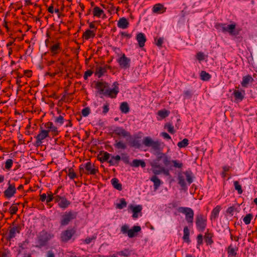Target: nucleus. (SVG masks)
Returning a JSON list of instances; mask_svg holds the SVG:
<instances>
[{"mask_svg":"<svg viewBox=\"0 0 257 257\" xmlns=\"http://www.w3.org/2000/svg\"><path fill=\"white\" fill-rule=\"evenodd\" d=\"M253 218L252 214L249 213L246 215L243 218V221L246 225H248L250 223L251 219Z\"/></svg>","mask_w":257,"mask_h":257,"instance_id":"nucleus-45","label":"nucleus"},{"mask_svg":"<svg viewBox=\"0 0 257 257\" xmlns=\"http://www.w3.org/2000/svg\"><path fill=\"white\" fill-rule=\"evenodd\" d=\"M170 114V111L166 109H162L158 112V114L161 118H164L168 116Z\"/></svg>","mask_w":257,"mask_h":257,"instance_id":"nucleus-41","label":"nucleus"},{"mask_svg":"<svg viewBox=\"0 0 257 257\" xmlns=\"http://www.w3.org/2000/svg\"><path fill=\"white\" fill-rule=\"evenodd\" d=\"M167 8L164 6L160 3L155 4L153 8V13L157 14H162L166 11Z\"/></svg>","mask_w":257,"mask_h":257,"instance_id":"nucleus-18","label":"nucleus"},{"mask_svg":"<svg viewBox=\"0 0 257 257\" xmlns=\"http://www.w3.org/2000/svg\"><path fill=\"white\" fill-rule=\"evenodd\" d=\"M221 210V207L220 206H216L212 211L211 215V219H216L219 213Z\"/></svg>","mask_w":257,"mask_h":257,"instance_id":"nucleus-30","label":"nucleus"},{"mask_svg":"<svg viewBox=\"0 0 257 257\" xmlns=\"http://www.w3.org/2000/svg\"><path fill=\"white\" fill-rule=\"evenodd\" d=\"M197 239V248H199L200 245L203 244V235L201 234L198 235Z\"/></svg>","mask_w":257,"mask_h":257,"instance_id":"nucleus-54","label":"nucleus"},{"mask_svg":"<svg viewBox=\"0 0 257 257\" xmlns=\"http://www.w3.org/2000/svg\"><path fill=\"white\" fill-rule=\"evenodd\" d=\"M111 184L113 186V187L119 190L120 191L122 190V185L120 183H119L118 180L117 178H113L111 180Z\"/></svg>","mask_w":257,"mask_h":257,"instance_id":"nucleus-32","label":"nucleus"},{"mask_svg":"<svg viewBox=\"0 0 257 257\" xmlns=\"http://www.w3.org/2000/svg\"><path fill=\"white\" fill-rule=\"evenodd\" d=\"M233 94L236 100L241 101L244 97L245 91L242 90L241 91H239L235 90Z\"/></svg>","mask_w":257,"mask_h":257,"instance_id":"nucleus-28","label":"nucleus"},{"mask_svg":"<svg viewBox=\"0 0 257 257\" xmlns=\"http://www.w3.org/2000/svg\"><path fill=\"white\" fill-rule=\"evenodd\" d=\"M188 144V140L187 139H184L182 141L178 143L177 146L179 148H183L186 147Z\"/></svg>","mask_w":257,"mask_h":257,"instance_id":"nucleus-43","label":"nucleus"},{"mask_svg":"<svg viewBox=\"0 0 257 257\" xmlns=\"http://www.w3.org/2000/svg\"><path fill=\"white\" fill-rule=\"evenodd\" d=\"M234 186L236 190L237 191V192L239 194H241L242 193V190L241 185L239 184V182L237 181H234L233 182Z\"/></svg>","mask_w":257,"mask_h":257,"instance_id":"nucleus-48","label":"nucleus"},{"mask_svg":"<svg viewBox=\"0 0 257 257\" xmlns=\"http://www.w3.org/2000/svg\"><path fill=\"white\" fill-rule=\"evenodd\" d=\"M111 67L108 65H105L104 66H97L95 68V75L98 78L102 77L108 69H110Z\"/></svg>","mask_w":257,"mask_h":257,"instance_id":"nucleus-17","label":"nucleus"},{"mask_svg":"<svg viewBox=\"0 0 257 257\" xmlns=\"http://www.w3.org/2000/svg\"><path fill=\"white\" fill-rule=\"evenodd\" d=\"M53 199L55 200V197L53 196V194L51 192H50L49 194H48V196L46 199V202L47 203H50Z\"/></svg>","mask_w":257,"mask_h":257,"instance_id":"nucleus-57","label":"nucleus"},{"mask_svg":"<svg viewBox=\"0 0 257 257\" xmlns=\"http://www.w3.org/2000/svg\"><path fill=\"white\" fill-rule=\"evenodd\" d=\"M120 110L122 113H128L130 111V107L128 103L126 102H122L120 105Z\"/></svg>","mask_w":257,"mask_h":257,"instance_id":"nucleus-33","label":"nucleus"},{"mask_svg":"<svg viewBox=\"0 0 257 257\" xmlns=\"http://www.w3.org/2000/svg\"><path fill=\"white\" fill-rule=\"evenodd\" d=\"M95 87L100 94L104 95L105 90L108 88V84L105 82L99 81L96 83Z\"/></svg>","mask_w":257,"mask_h":257,"instance_id":"nucleus-19","label":"nucleus"},{"mask_svg":"<svg viewBox=\"0 0 257 257\" xmlns=\"http://www.w3.org/2000/svg\"><path fill=\"white\" fill-rule=\"evenodd\" d=\"M226 24H217L215 25V28L218 30L219 31H221L223 33H225L226 30Z\"/></svg>","mask_w":257,"mask_h":257,"instance_id":"nucleus-47","label":"nucleus"},{"mask_svg":"<svg viewBox=\"0 0 257 257\" xmlns=\"http://www.w3.org/2000/svg\"><path fill=\"white\" fill-rule=\"evenodd\" d=\"M53 236V234L48 233L45 230H43L39 233L37 236L38 244L36 245V247L41 248L46 246L48 241Z\"/></svg>","mask_w":257,"mask_h":257,"instance_id":"nucleus-3","label":"nucleus"},{"mask_svg":"<svg viewBox=\"0 0 257 257\" xmlns=\"http://www.w3.org/2000/svg\"><path fill=\"white\" fill-rule=\"evenodd\" d=\"M185 98H190L192 96V93L190 90H186L183 92Z\"/></svg>","mask_w":257,"mask_h":257,"instance_id":"nucleus-60","label":"nucleus"},{"mask_svg":"<svg viewBox=\"0 0 257 257\" xmlns=\"http://www.w3.org/2000/svg\"><path fill=\"white\" fill-rule=\"evenodd\" d=\"M104 11L98 7H95L93 10V15L94 17L100 18Z\"/></svg>","mask_w":257,"mask_h":257,"instance_id":"nucleus-35","label":"nucleus"},{"mask_svg":"<svg viewBox=\"0 0 257 257\" xmlns=\"http://www.w3.org/2000/svg\"><path fill=\"white\" fill-rule=\"evenodd\" d=\"M129 208L132 210L133 212V217L137 218L138 217V213H141L142 210V206L141 205H137L136 206L131 205L129 206Z\"/></svg>","mask_w":257,"mask_h":257,"instance_id":"nucleus-22","label":"nucleus"},{"mask_svg":"<svg viewBox=\"0 0 257 257\" xmlns=\"http://www.w3.org/2000/svg\"><path fill=\"white\" fill-rule=\"evenodd\" d=\"M77 216V212L70 210L69 211H66L61 216L60 220V224L61 226H66L68 225L70 222L73 219L76 218Z\"/></svg>","mask_w":257,"mask_h":257,"instance_id":"nucleus-5","label":"nucleus"},{"mask_svg":"<svg viewBox=\"0 0 257 257\" xmlns=\"http://www.w3.org/2000/svg\"><path fill=\"white\" fill-rule=\"evenodd\" d=\"M184 174L185 175L188 184L190 185L191 184L193 181L192 172L190 171H186L184 173Z\"/></svg>","mask_w":257,"mask_h":257,"instance_id":"nucleus-39","label":"nucleus"},{"mask_svg":"<svg viewBox=\"0 0 257 257\" xmlns=\"http://www.w3.org/2000/svg\"><path fill=\"white\" fill-rule=\"evenodd\" d=\"M90 112V108L89 107H85L82 110L81 114L83 116L86 117L89 115Z\"/></svg>","mask_w":257,"mask_h":257,"instance_id":"nucleus-55","label":"nucleus"},{"mask_svg":"<svg viewBox=\"0 0 257 257\" xmlns=\"http://www.w3.org/2000/svg\"><path fill=\"white\" fill-rule=\"evenodd\" d=\"M129 23L125 18H120L117 22V27L119 28L125 29L128 28Z\"/></svg>","mask_w":257,"mask_h":257,"instance_id":"nucleus-25","label":"nucleus"},{"mask_svg":"<svg viewBox=\"0 0 257 257\" xmlns=\"http://www.w3.org/2000/svg\"><path fill=\"white\" fill-rule=\"evenodd\" d=\"M126 205L127 203L125 199L124 198H122L120 200V203L117 204L116 207L119 209H121L126 207Z\"/></svg>","mask_w":257,"mask_h":257,"instance_id":"nucleus-50","label":"nucleus"},{"mask_svg":"<svg viewBox=\"0 0 257 257\" xmlns=\"http://www.w3.org/2000/svg\"><path fill=\"white\" fill-rule=\"evenodd\" d=\"M117 62L121 68L126 69L130 67V59L127 58L124 54H122Z\"/></svg>","mask_w":257,"mask_h":257,"instance_id":"nucleus-16","label":"nucleus"},{"mask_svg":"<svg viewBox=\"0 0 257 257\" xmlns=\"http://www.w3.org/2000/svg\"><path fill=\"white\" fill-rule=\"evenodd\" d=\"M93 74V71L91 70H88L86 71H85L84 75V79L85 80H86L88 78V77L90 76Z\"/></svg>","mask_w":257,"mask_h":257,"instance_id":"nucleus-59","label":"nucleus"},{"mask_svg":"<svg viewBox=\"0 0 257 257\" xmlns=\"http://www.w3.org/2000/svg\"><path fill=\"white\" fill-rule=\"evenodd\" d=\"M136 40L139 47L143 48L145 46V35L143 33H138L136 36Z\"/></svg>","mask_w":257,"mask_h":257,"instance_id":"nucleus-27","label":"nucleus"},{"mask_svg":"<svg viewBox=\"0 0 257 257\" xmlns=\"http://www.w3.org/2000/svg\"><path fill=\"white\" fill-rule=\"evenodd\" d=\"M178 184L182 187H186V184L185 181V177L182 174H179L178 176Z\"/></svg>","mask_w":257,"mask_h":257,"instance_id":"nucleus-37","label":"nucleus"},{"mask_svg":"<svg viewBox=\"0 0 257 257\" xmlns=\"http://www.w3.org/2000/svg\"><path fill=\"white\" fill-rule=\"evenodd\" d=\"M189 235H190L189 229H188V227L185 226L183 229V238L184 240L187 243H189L190 241V238H189Z\"/></svg>","mask_w":257,"mask_h":257,"instance_id":"nucleus-31","label":"nucleus"},{"mask_svg":"<svg viewBox=\"0 0 257 257\" xmlns=\"http://www.w3.org/2000/svg\"><path fill=\"white\" fill-rule=\"evenodd\" d=\"M115 148L118 149H125L126 148V145L122 141H118V139L115 140V144H114Z\"/></svg>","mask_w":257,"mask_h":257,"instance_id":"nucleus-34","label":"nucleus"},{"mask_svg":"<svg viewBox=\"0 0 257 257\" xmlns=\"http://www.w3.org/2000/svg\"><path fill=\"white\" fill-rule=\"evenodd\" d=\"M64 119L63 116L60 115L59 116L55 118V122L60 125H62L64 122Z\"/></svg>","mask_w":257,"mask_h":257,"instance_id":"nucleus-52","label":"nucleus"},{"mask_svg":"<svg viewBox=\"0 0 257 257\" xmlns=\"http://www.w3.org/2000/svg\"><path fill=\"white\" fill-rule=\"evenodd\" d=\"M120 35L122 37H125L127 39H130L132 37V34H128L125 32H121Z\"/></svg>","mask_w":257,"mask_h":257,"instance_id":"nucleus-61","label":"nucleus"},{"mask_svg":"<svg viewBox=\"0 0 257 257\" xmlns=\"http://www.w3.org/2000/svg\"><path fill=\"white\" fill-rule=\"evenodd\" d=\"M13 161L12 159H8L5 163V168L9 170L12 167Z\"/></svg>","mask_w":257,"mask_h":257,"instance_id":"nucleus-53","label":"nucleus"},{"mask_svg":"<svg viewBox=\"0 0 257 257\" xmlns=\"http://www.w3.org/2000/svg\"><path fill=\"white\" fill-rule=\"evenodd\" d=\"M165 128H166L170 133L172 134H174L175 131L174 126L172 124L170 123L166 124V125H165Z\"/></svg>","mask_w":257,"mask_h":257,"instance_id":"nucleus-51","label":"nucleus"},{"mask_svg":"<svg viewBox=\"0 0 257 257\" xmlns=\"http://www.w3.org/2000/svg\"><path fill=\"white\" fill-rule=\"evenodd\" d=\"M60 50V45L59 43H57L52 46L50 48V51L53 55H56L59 53Z\"/></svg>","mask_w":257,"mask_h":257,"instance_id":"nucleus-36","label":"nucleus"},{"mask_svg":"<svg viewBox=\"0 0 257 257\" xmlns=\"http://www.w3.org/2000/svg\"><path fill=\"white\" fill-rule=\"evenodd\" d=\"M95 31L94 30H86L83 33L82 38L86 40H88L90 38H93L95 36Z\"/></svg>","mask_w":257,"mask_h":257,"instance_id":"nucleus-24","label":"nucleus"},{"mask_svg":"<svg viewBox=\"0 0 257 257\" xmlns=\"http://www.w3.org/2000/svg\"><path fill=\"white\" fill-rule=\"evenodd\" d=\"M150 165L154 174H163L165 176H170V171L173 168L181 169L183 167L180 161L173 160L170 156L163 152L158 153L156 159L150 162Z\"/></svg>","mask_w":257,"mask_h":257,"instance_id":"nucleus-1","label":"nucleus"},{"mask_svg":"<svg viewBox=\"0 0 257 257\" xmlns=\"http://www.w3.org/2000/svg\"><path fill=\"white\" fill-rule=\"evenodd\" d=\"M157 175L154 174V175L150 178V180L154 184V188L155 190H157L163 184V182L158 178Z\"/></svg>","mask_w":257,"mask_h":257,"instance_id":"nucleus-21","label":"nucleus"},{"mask_svg":"<svg viewBox=\"0 0 257 257\" xmlns=\"http://www.w3.org/2000/svg\"><path fill=\"white\" fill-rule=\"evenodd\" d=\"M54 69V71H53L52 68H49V71L47 72L46 74L49 75L51 77H54L56 75L62 72L63 67L62 66L56 65Z\"/></svg>","mask_w":257,"mask_h":257,"instance_id":"nucleus-20","label":"nucleus"},{"mask_svg":"<svg viewBox=\"0 0 257 257\" xmlns=\"http://www.w3.org/2000/svg\"><path fill=\"white\" fill-rule=\"evenodd\" d=\"M111 137L115 139H120L121 138L130 137V133L121 127H116L111 132Z\"/></svg>","mask_w":257,"mask_h":257,"instance_id":"nucleus-6","label":"nucleus"},{"mask_svg":"<svg viewBox=\"0 0 257 257\" xmlns=\"http://www.w3.org/2000/svg\"><path fill=\"white\" fill-rule=\"evenodd\" d=\"M161 143L159 141H154L150 137H146V147L151 148L152 152L157 156V154L162 152Z\"/></svg>","mask_w":257,"mask_h":257,"instance_id":"nucleus-4","label":"nucleus"},{"mask_svg":"<svg viewBox=\"0 0 257 257\" xmlns=\"http://www.w3.org/2000/svg\"><path fill=\"white\" fill-rule=\"evenodd\" d=\"M161 136L166 140H171V138L170 136L166 132H163L161 134Z\"/></svg>","mask_w":257,"mask_h":257,"instance_id":"nucleus-62","label":"nucleus"},{"mask_svg":"<svg viewBox=\"0 0 257 257\" xmlns=\"http://www.w3.org/2000/svg\"><path fill=\"white\" fill-rule=\"evenodd\" d=\"M85 174L86 175H95L98 172V169L90 162H88L84 165Z\"/></svg>","mask_w":257,"mask_h":257,"instance_id":"nucleus-13","label":"nucleus"},{"mask_svg":"<svg viewBox=\"0 0 257 257\" xmlns=\"http://www.w3.org/2000/svg\"><path fill=\"white\" fill-rule=\"evenodd\" d=\"M114 87L111 89H106L105 90L104 95L108 96L111 98H114L116 97L117 94L119 92V88L118 87V84L117 82L113 83Z\"/></svg>","mask_w":257,"mask_h":257,"instance_id":"nucleus-14","label":"nucleus"},{"mask_svg":"<svg viewBox=\"0 0 257 257\" xmlns=\"http://www.w3.org/2000/svg\"><path fill=\"white\" fill-rule=\"evenodd\" d=\"M196 225L199 231H204L207 225L206 217L202 214H197L196 217Z\"/></svg>","mask_w":257,"mask_h":257,"instance_id":"nucleus-7","label":"nucleus"},{"mask_svg":"<svg viewBox=\"0 0 257 257\" xmlns=\"http://www.w3.org/2000/svg\"><path fill=\"white\" fill-rule=\"evenodd\" d=\"M103 113L105 114L106 113H107L109 110V104L108 103H106L103 106Z\"/></svg>","mask_w":257,"mask_h":257,"instance_id":"nucleus-58","label":"nucleus"},{"mask_svg":"<svg viewBox=\"0 0 257 257\" xmlns=\"http://www.w3.org/2000/svg\"><path fill=\"white\" fill-rule=\"evenodd\" d=\"M141 145V140L139 138H136L132 142V145L136 148H139Z\"/></svg>","mask_w":257,"mask_h":257,"instance_id":"nucleus-49","label":"nucleus"},{"mask_svg":"<svg viewBox=\"0 0 257 257\" xmlns=\"http://www.w3.org/2000/svg\"><path fill=\"white\" fill-rule=\"evenodd\" d=\"M253 81V79L252 78V77L249 75H246V76L243 77L242 80L241 82V84L242 87H247L248 84L249 83L252 82Z\"/></svg>","mask_w":257,"mask_h":257,"instance_id":"nucleus-26","label":"nucleus"},{"mask_svg":"<svg viewBox=\"0 0 257 257\" xmlns=\"http://www.w3.org/2000/svg\"><path fill=\"white\" fill-rule=\"evenodd\" d=\"M141 230V228L140 226H134L131 229H129L127 225H122L121 227V231L124 234L127 233L128 236L130 238L135 236Z\"/></svg>","mask_w":257,"mask_h":257,"instance_id":"nucleus-8","label":"nucleus"},{"mask_svg":"<svg viewBox=\"0 0 257 257\" xmlns=\"http://www.w3.org/2000/svg\"><path fill=\"white\" fill-rule=\"evenodd\" d=\"M234 211V207L233 206H230L228 207L226 210L227 213L232 215Z\"/></svg>","mask_w":257,"mask_h":257,"instance_id":"nucleus-64","label":"nucleus"},{"mask_svg":"<svg viewBox=\"0 0 257 257\" xmlns=\"http://www.w3.org/2000/svg\"><path fill=\"white\" fill-rule=\"evenodd\" d=\"M108 163L111 166H114V165H117V163L115 161V159H113V157L112 156L110 160L108 161Z\"/></svg>","mask_w":257,"mask_h":257,"instance_id":"nucleus-63","label":"nucleus"},{"mask_svg":"<svg viewBox=\"0 0 257 257\" xmlns=\"http://www.w3.org/2000/svg\"><path fill=\"white\" fill-rule=\"evenodd\" d=\"M101 157L99 158V161L103 163L105 161L108 162V160L110 158V154L107 152H104L102 154H101Z\"/></svg>","mask_w":257,"mask_h":257,"instance_id":"nucleus-42","label":"nucleus"},{"mask_svg":"<svg viewBox=\"0 0 257 257\" xmlns=\"http://www.w3.org/2000/svg\"><path fill=\"white\" fill-rule=\"evenodd\" d=\"M196 58L199 61H202L205 58V55L203 52H199L197 53Z\"/></svg>","mask_w":257,"mask_h":257,"instance_id":"nucleus-56","label":"nucleus"},{"mask_svg":"<svg viewBox=\"0 0 257 257\" xmlns=\"http://www.w3.org/2000/svg\"><path fill=\"white\" fill-rule=\"evenodd\" d=\"M50 133L53 137L57 136L59 134L58 128L51 121L43 123L40 126L39 134L35 137L36 139L35 145L36 147L41 146L43 143V140L49 137Z\"/></svg>","mask_w":257,"mask_h":257,"instance_id":"nucleus-2","label":"nucleus"},{"mask_svg":"<svg viewBox=\"0 0 257 257\" xmlns=\"http://www.w3.org/2000/svg\"><path fill=\"white\" fill-rule=\"evenodd\" d=\"M178 211L185 215V219L189 223H192L193 221L194 212L193 210L189 207H180Z\"/></svg>","mask_w":257,"mask_h":257,"instance_id":"nucleus-9","label":"nucleus"},{"mask_svg":"<svg viewBox=\"0 0 257 257\" xmlns=\"http://www.w3.org/2000/svg\"><path fill=\"white\" fill-rule=\"evenodd\" d=\"M235 28V24L227 25L226 26L225 33L228 32L230 35H234V30Z\"/></svg>","mask_w":257,"mask_h":257,"instance_id":"nucleus-38","label":"nucleus"},{"mask_svg":"<svg viewBox=\"0 0 257 257\" xmlns=\"http://www.w3.org/2000/svg\"><path fill=\"white\" fill-rule=\"evenodd\" d=\"M132 166L135 167L141 166L142 167H145V162L139 160H134L133 161Z\"/></svg>","mask_w":257,"mask_h":257,"instance_id":"nucleus-44","label":"nucleus"},{"mask_svg":"<svg viewBox=\"0 0 257 257\" xmlns=\"http://www.w3.org/2000/svg\"><path fill=\"white\" fill-rule=\"evenodd\" d=\"M8 187L4 192V195L7 198L12 197L16 193L17 189L14 183H11L10 181L8 183Z\"/></svg>","mask_w":257,"mask_h":257,"instance_id":"nucleus-11","label":"nucleus"},{"mask_svg":"<svg viewBox=\"0 0 257 257\" xmlns=\"http://www.w3.org/2000/svg\"><path fill=\"white\" fill-rule=\"evenodd\" d=\"M21 229L22 227L20 225L11 227L10 228L9 235L7 237V239L8 240H11V239L14 238L16 236V233H20Z\"/></svg>","mask_w":257,"mask_h":257,"instance_id":"nucleus-15","label":"nucleus"},{"mask_svg":"<svg viewBox=\"0 0 257 257\" xmlns=\"http://www.w3.org/2000/svg\"><path fill=\"white\" fill-rule=\"evenodd\" d=\"M211 78V75L205 71H202L200 73V78L203 81H208Z\"/></svg>","mask_w":257,"mask_h":257,"instance_id":"nucleus-40","label":"nucleus"},{"mask_svg":"<svg viewBox=\"0 0 257 257\" xmlns=\"http://www.w3.org/2000/svg\"><path fill=\"white\" fill-rule=\"evenodd\" d=\"M213 233L208 229L204 235V239L207 245H211L213 243Z\"/></svg>","mask_w":257,"mask_h":257,"instance_id":"nucleus-23","label":"nucleus"},{"mask_svg":"<svg viewBox=\"0 0 257 257\" xmlns=\"http://www.w3.org/2000/svg\"><path fill=\"white\" fill-rule=\"evenodd\" d=\"M55 202L58 203L59 207L63 209L67 208L71 204V202L65 197H61L59 195L55 196Z\"/></svg>","mask_w":257,"mask_h":257,"instance_id":"nucleus-10","label":"nucleus"},{"mask_svg":"<svg viewBox=\"0 0 257 257\" xmlns=\"http://www.w3.org/2000/svg\"><path fill=\"white\" fill-rule=\"evenodd\" d=\"M76 230L74 228L67 229L61 234V240L62 242H66L75 234Z\"/></svg>","mask_w":257,"mask_h":257,"instance_id":"nucleus-12","label":"nucleus"},{"mask_svg":"<svg viewBox=\"0 0 257 257\" xmlns=\"http://www.w3.org/2000/svg\"><path fill=\"white\" fill-rule=\"evenodd\" d=\"M20 203L17 204H13L11 207L10 208V213L11 215H14L16 214L18 210V208L17 207V205H19Z\"/></svg>","mask_w":257,"mask_h":257,"instance_id":"nucleus-46","label":"nucleus"},{"mask_svg":"<svg viewBox=\"0 0 257 257\" xmlns=\"http://www.w3.org/2000/svg\"><path fill=\"white\" fill-rule=\"evenodd\" d=\"M238 248H233L231 245H230L227 248V253L228 257H233L237 254Z\"/></svg>","mask_w":257,"mask_h":257,"instance_id":"nucleus-29","label":"nucleus"}]
</instances>
